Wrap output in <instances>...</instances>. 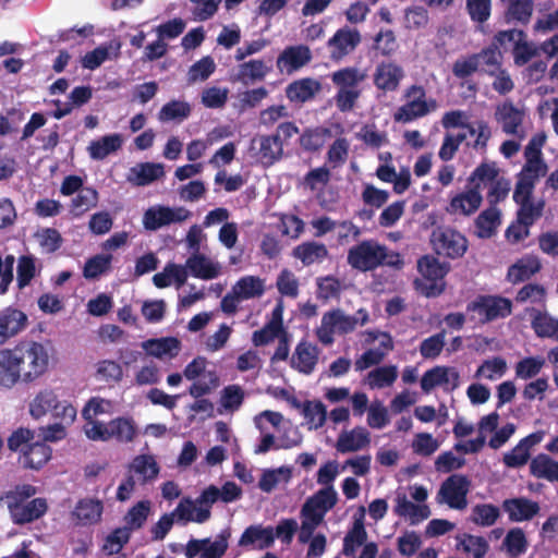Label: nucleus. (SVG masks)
I'll return each mask as SVG.
<instances>
[{
	"label": "nucleus",
	"instance_id": "obj_1",
	"mask_svg": "<svg viewBox=\"0 0 558 558\" xmlns=\"http://www.w3.org/2000/svg\"><path fill=\"white\" fill-rule=\"evenodd\" d=\"M47 348L35 340L19 341L13 348L0 349V387L32 384L49 368Z\"/></svg>",
	"mask_w": 558,
	"mask_h": 558
},
{
	"label": "nucleus",
	"instance_id": "obj_2",
	"mask_svg": "<svg viewBox=\"0 0 558 558\" xmlns=\"http://www.w3.org/2000/svg\"><path fill=\"white\" fill-rule=\"evenodd\" d=\"M348 264L361 271H371L381 265L400 268L403 262L397 253L388 254L385 245L376 240H364L348 251Z\"/></svg>",
	"mask_w": 558,
	"mask_h": 558
},
{
	"label": "nucleus",
	"instance_id": "obj_3",
	"mask_svg": "<svg viewBox=\"0 0 558 558\" xmlns=\"http://www.w3.org/2000/svg\"><path fill=\"white\" fill-rule=\"evenodd\" d=\"M368 320V313L364 308H360L355 315H347L342 310L333 308L324 313L316 336L323 344L330 345L335 341V333H350L355 330L357 325L364 326Z\"/></svg>",
	"mask_w": 558,
	"mask_h": 558
},
{
	"label": "nucleus",
	"instance_id": "obj_4",
	"mask_svg": "<svg viewBox=\"0 0 558 558\" xmlns=\"http://www.w3.org/2000/svg\"><path fill=\"white\" fill-rule=\"evenodd\" d=\"M365 78L366 73L355 66H347L331 74V81L338 87L335 104L339 111L353 110L362 93L359 86Z\"/></svg>",
	"mask_w": 558,
	"mask_h": 558
},
{
	"label": "nucleus",
	"instance_id": "obj_5",
	"mask_svg": "<svg viewBox=\"0 0 558 558\" xmlns=\"http://www.w3.org/2000/svg\"><path fill=\"white\" fill-rule=\"evenodd\" d=\"M403 97L405 102L393 113L395 122L410 123L437 109L436 99L427 97L426 89L422 85H410L405 88Z\"/></svg>",
	"mask_w": 558,
	"mask_h": 558
},
{
	"label": "nucleus",
	"instance_id": "obj_6",
	"mask_svg": "<svg viewBox=\"0 0 558 558\" xmlns=\"http://www.w3.org/2000/svg\"><path fill=\"white\" fill-rule=\"evenodd\" d=\"M48 412L68 424L76 417V409L66 401H59L52 389L40 390L29 403V413L34 418H40Z\"/></svg>",
	"mask_w": 558,
	"mask_h": 558
},
{
	"label": "nucleus",
	"instance_id": "obj_7",
	"mask_svg": "<svg viewBox=\"0 0 558 558\" xmlns=\"http://www.w3.org/2000/svg\"><path fill=\"white\" fill-rule=\"evenodd\" d=\"M469 314H476L481 324L506 318L512 313V302L501 295L481 294L466 305Z\"/></svg>",
	"mask_w": 558,
	"mask_h": 558
},
{
	"label": "nucleus",
	"instance_id": "obj_8",
	"mask_svg": "<svg viewBox=\"0 0 558 558\" xmlns=\"http://www.w3.org/2000/svg\"><path fill=\"white\" fill-rule=\"evenodd\" d=\"M417 269L424 279L428 281L425 284H420L417 280L415 281L423 295L436 298L445 291L442 279L450 269L447 263H440L433 255H424L417 260Z\"/></svg>",
	"mask_w": 558,
	"mask_h": 558
},
{
	"label": "nucleus",
	"instance_id": "obj_9",
	"mask_svg": "<svg viewBox=\"0 0 558 558\" xmlns=\"http://www.w3.org/2000/svg\"><path fill=\"white\" fill-rule=\"evenodd\" d=\"M430 243L436 254L451 259L462 257L469 247L468 239L461 232L449 227H438L433 230Z\"/></svg>",
	"mask_w": 558,
	"mask_h": 558
},
{
	"label": "nucleus",
	"instance_id": "obj_10",
	"mask_svg": "<svg viewBox=\"0 0 558 558\" xmlns=\"http://www.w3.org/2000/svg\"><path fill=\"white\" fill-rule=\"evenodd\" d=\"M191 213L184 207L154 205L143 214V227L147 231H157L172 223H180L190 217Z\"/></svg>",
	"mask_w": 558,
	"mask_h": 558
},
{
	"label": "nucleus",
	"instance_id": "obj_11",
	"mask_svg": "<svg viewBox=\"0 0 558 558\" xmlns=\"http://www.w3.org/2000/svg\"><path fill=\"white\" fill-rule=\"evenodd\" d=\"M471 481L466 475L452 474L440 486L437 498L450 508L463 510L468 506Z\"/></svg>",
	"mask_w": 558,
	"mask_h": 558
},
{
	"label": "nucleus",
	"instance_id": "obj_12",
	"mask_svg": "<svg viewBox=\"0 0 558 558\" xmlns=\"http://www.w3.org/2000/svg\"><path fill=\"white\" fill-rule=\"evenodd\" d=\"M405 73L403 68L395 61L379 62L373 73V84L384 95L397 92Z\"/></svg>",
	"mask_w": 558,
	"mask_h": 558
},
{
	"label": "nucleus",
	"instance_id": "obj_13",
	"mask_svg": "<svg viewBox=\"0 0 558 558\" xmlns=\"http://www.w3.org/2000/svg\"><path fill=\"white\" fill-rule=\"evenodd\" d=\"M251 149L256 150V159L264 166H272L283 155L282 141L278 135H258L251 142Z\"/></svg>",
	"mask_w": 558,
	"mask_h": 558
},
{
	"label": "nucleus",
	"instance_id": "obj_14",
	"mask_svg": "<svg viewBox=\"0 0 558 558\" xmlns=\"http://www.w3.org/2000/svg\"><path fill=\"white\" fill-rule=\"evenodd\" d=\"M360 43L361 35L359 31L348 27L338 29L327 43L330 59L333 61L342 60L353 52Z\"/></svg>",
	"mask_w": 558,
	"mask_h": 558
},
{
	"label": "nucleus",
	"instance_id": "obj_15",
	"mask_svg": "<svg viewBox=\"0 0 558 558\" xmlns=\"http://www.w3.org/2000/svg\"><path fill=\"white\" fill-rule=\"evenodd\" d=\"M9 512L15 524L31 523L41 518L48 509L45 498H34L31 501L17 504V501H9Z\"/></svg>",
	"mask_w": 558,
	"mask_h": 558
},
{
	"label": "nucleus",
	"instance_id": "obj_16",
	"mask_svg": "<svg viewBox=\"0 0 558 558\" xmlns=\"http://www.w3.org/2000/svg\"><path fill=\"white\" fill-rule=\"evenodd\" d=\"M502 510L511 522L530 521L538 514L541 507L537 501L526 497H513L502 501Z\"/></svg>",
	"mask_w": 558,
	"mask_h": 558
},
{
	"label": "nucleus",
	"instance_id": "obj_17",
	"mask_svg": "<svg viewBox=\"0 0 558 558\" xmlns=\"http://www.w3.org/2000/svg\"><path fill=\"white\" fill-rule=\"evenodd\" d=\"M483 202L480 183H474L466 192L459 193L450 199L447 211L451 215L470 216L477 211Z\"/></svg>",
	"mask_w": 558,
	"mask_h": 558
},
{
	"label": "nucleus",
	"instance_id": "obj_18",
	"mask_svg": "<svg viewBox=\"0 0 558 558\" xmlns=\"http://www.w3.org/2000/svg\"><path fill=\"white\" fill-rule=\"evenodd\" d=\"M319 349L317 345L302 340L300 341L292 354L290 364L298 372L310 375L314 372L318 363Z\"/></svg>",
	"mask_w": 558,
	"mask_h": 558
},
{
	"label": "nucleus",
	"instance_id": "obj_19",
	"mask_svg": "<svg viewBox=\"0 0 558 558\" xmlns=\"http://www.w3.org/2000/svg\"><path fill=\"white\" fill-rule=\"evenodd\" d=\"M26 326L27 316L25 313L11 306L2 310L0 312V345L23 331Z\"/></svg>",
	"mask_w": 558,
	"mask_h": 558
},
{
	"label": "nucleus",
	"instance_id": "obj_20",
	"mask_svg": "<svg viewBox=\"0 0 558 558\" xmlns=\"http://www.w3.org/2000/svg\"><path fill=\"white\" fill-rule=\"evenodd\" d=\"M311 59L312 53L307 46H290L279 54L277 68L280 72L287 71L288 73H292L307 64Z\"/></svg>",
	"mask_w": 558,
	"mask_h": 558
},
{
	"label": "nucleus",
	"instance_id": "obj_21",
	"mask_svg": "<svg viewBox=\"0 0 558 558\" xmlns=\"http://www.w3.org/2000/svg\"><path fill=\"white\" fill-rule=\"evenodd\" d=\"M541 269L542 264L537 256L525 255L508 268L507 280L512 284L525 282L539 272Z\"/></svg>",
	"mask_w": 558,
	"mask_h": 558
},
{
	"label": "nucleus",
	"instance_id": "obj_22",
	"mask_svg": "<svg viewBox=\"0 0 558 558\" xmlns=\"http://www.w3.org/2000/svg\"><path fill=\"white\" fill-rule=\"evenodd\" d=\"M450 381H452V388H456L459 383V373L454 368L435 366L422 376L421 388L425 393H429L435 387L447 385Z\"/></svg>",
	"mask_w": 558,
	"mask_h": 558
},
{
	"label": "nucleus",
	"instance_id": "obj_23",
	"mask_svg": "<svg viewBox=\"0 0 558 558\" xmlns=\"http://www.w3.org/2000/svg\"><path fill=\"white\" fill-rule=\"evenodd\" d=\"M371 442L369 433L365 427L357 426L350 432H342L337 439L336 449L340 453L355 452Z\"/></svg>",
	"mask_w": 558,
	"mask_h": 558
},
{
	"label": "nucleus",
	"instance_id": "obj_24",
	"mask_svg": "<svg viewBox=\"0 0 558 558\" xmlns=\"http://www.w3.org/2000/svg\"><path fill=\"white\" fill-rule=\"evenodd\" d=\"M165 175L162 163L141 162L130 169L128 181L135 186H146Z\"/></svg>",
	"mask_w": 558,
	"mask_h": 558
},
{
	"label": "nucleus",
	"instance_id": "obj_25",
	"mask_svg": "<svg viewBox=\"0 0 558 558\" xmlns=\"http://www.w3.org/2000/svg\"><path fill=\"white\" fill-rule=\"evenodd\" d=\"M52 456V449L41 441H35L27 446L26 450H23V454L20 456L19 462L24 469L40 470Z\"/></svg>",
	"mask_w": 558,
	"mask_h": 558
},
{
	"label": "nucleus",
	"instance_id": "obj_26",
	"mask_svg": "<svg viewBox=\"0 0 558 558\" xmlns=\"http://www.w3.org/2000/svg\"><path fill=\"white\" fill-rule=\"evenodd\" d=\"M322 89L320 83L312 77H305L290 83L286 96L291 102L303 104L315 97Z\"/></svg>",
	"mask_w": 558,
	"mask_h": 558
},
{
	"label": "nucleus",
	"instance_id": "obj_27",
	"mask_svg": "<svg viewBox=\"0 0 558 558\" xmlns=\"http://www.w3.org/2000/svg\"><path fill=\"white\" fill-rule=\"evenodd\" d=\"M275 543L274 527L263 525H250L244 530L240 539L239 546L246 547L255 545L258 549H266Z\"/></svg>",
	"mask_w": 558,
	"mask_h": 558
},
{
	"label": "nucleus",
	"instance_id": "obj_28",
	"mask_svg": "<svg viewBox=\"0 0 558 558\" xmlns=\"http://www.w3.org/2000/svg\"><path fill=\"white\" fill-rule=\"evenodd\" d=\"M104 504L99 499L84 498L77 501L73 511L77 524L93 525L100 521Z\"/></svg>",
	"mask_w": 558,
	"mask_h": 558
},
{
	"label": "nucleus",
	"instance_id": "obj_29",
	"mask_svg": "<svg viewBox=\"0 0 558 558\" xmlns=\"http://www.w3.org/2000/svg\"><path fill=\"white\" fill-rule=\"evenodd\" d=\"M495 119L506 134L515 135L523 121V112L511 101H505L496 108Z\"/></svg>",
	"mask_w": 558,
	"mask_h": 558
},
{
	"label": "nucleus",
	"instance_id": "obj_30",
	"mask_svg": "<svg viewBox=\"0 0 558 558\" xmlns=\"http://www.w3.org/2000/svg\"><path fill=\"white\" fill-rule=\"evenodd\" d=\"M395 513L402 518H409L411 524L415 525L430 515L426 505H415L408 500L405 494H398L396 498Z\"/></svg>",
	"mask_w": 558,
	"mask_h": 558
},
{
	"label": "nucleus",
	"instance_id": "obj_31",
	"mask_svg": "<svg viewBox=\"0 0 558 558\" xmlns=\"http://www.w3.org/2000/svg\"><path fill=\"white\" fill-rule=\"evenodd\" d=\"M361 517L355 519L352 527L345 534L343 538V547L342 554L347 557H352L355 555L356 548L365 545L367 539V532L365 530L363 517L365 512V508L361 507Z\"/></svg>",
	"mask_w": 558,
	"mask_h": 558
},
{
	"label": "nucleus",
	"instance_id": "obj_32",
	"mask_svg": "<svg viewBox=\"0 0 558 558\" xmlns=\"http://www.w3.org/2000/svg\"><path fill=\"white\" fill-rule=\"evenodd\" d=\"M525 311L532 316L531 325L538 337L551 338L558 341V319L534 307Z\"/></svg>",
	"mask_w": 558,
	"mask_h": 558
},
{
	"label": "nucleus",
	"instance_id": "obj_33",
	"mask_svg": "<svg viewBox=\"0 0 558 558\" xmlns=\"http://www.w3.org/2000/svg\"><path fill=\"white\" fill-rule=\"evenodd\" d=\"M122 136L118 133L105 135L99 140L92 141L87 146L89 157L94 160H102L110 154L122 147Z\"/></svg>",
	"mask_w": 558,
	"mask_h": 558
},
{
	"label": "nucleus",
	"instance_id": "obj_34",
	"mask_svg": "<svg viewBox=\"0 0 558 558\" xmlns=\"http://www.w3.org/2000/svg\"><path fill=\"white\" fill-rule=\"evenodd\" d=\"M293 256L300 259L304 266H310L314 263H322L327 258L328 250L324 243L308 241L295 246Z\"/></svg>",
	"mask_w": 558,
	"mask_h": 558
},
{
	"label": "nucleus",
	"instance_id": "obj_35",
	"mask_svg": "<svg viewBox=\"0 0 558 558\" xmlns=\"http://www.w3.org/2000/svg\"><path fill=\"white\" fill-rule=\"evenodd\" d=\"M530 473L536 478L558 482V462L545 453H539L531 460Z\"/></svg>",
	"mask_w": 558,
	"mask_h": 558
},
{
	"label": "nucleus",
	"instance_id": "obj_36",
	"mask_svg": "<svg viewBox=\"0 0 558 558\" xmlns=\"http://www.w3.org/2000/svg\"><path fill=\"white\" fill-rule=\"evenodd\" d=\"M170 514H173V518L177 517L180 521L204 523L209 520L211 511L203 507L196 508L191 499L185 498L179 502Z\"/></svg>",
	"mask_w": 558,
	"mask_h": 558
},
{
	"label": "nucleus",
	"instance_id": "obj_37",
	"mask_svg": "<svg viewBox=\"0 0 558 558\" xmlns=\"http://www.w3.org/2000/svg\"><path fill=\"white\" fill-rule=\"evenodd\" d=\"M191 275L203 280H210L219 276V266L211 263L203 254H193L186 260Z\"/></svg>",
	"mask_w": 558,
	"mask_h": 558
},
{
	"label": "nucleus",
	"instance_id": "obj_38",
	"mask_svg": "<svg viewBox=\"0 0 558 558\" xmlns=\"http://www.w3.org/2000/svg\"><path fill=\"white\" fill-rule=\"evenodd\" d=\"M500 225V210L489 206L475 219L476 235L481 239L492 238Z\"/></svg>",
	"mask_w": 558,
	"mask_h": 558
},
{
	"label": "nucleus",
	"instance_id": "obj_39",
	"mask_svg": "<svg viewBox=\"0 0 558 558\" xmlns=\"http://www.w3.org/2000/svg\"><path fill=\"white\" fill-rule=\"evenodd\" d=\"M270 71L263 60H250L239 65L236 81L247 85L256 81H263Z\"/></svg>",
	"mask_w": 558,
	"mask_h": 558
},
{
	"label": "nucleus",
	"instance_id": "obj_40",
	"mask_svg": "<svg viewBox=\"0 0 558 558\" xmlns=\"http://www.w3.org/2000/svg\"><path fill=\"white\" fill-rule=\"evenodd\" d=\"M150 509L151 502L149 500L136 502L128 510L123 518L124 527L130 532L142 529L149 517Z\"/></svg>",
	"mask_w": 558,
	"mask_h": 558
},
{
	"label": "nucleus",
	"instance_id": "obj_41",
	"mask_svg": "<svg viewBox=\"0 0 558 558\" xmlns=\"http://www.w3.org/2000/svg\"><path fill=\"white\" fill-rule=\"evenodd\" d=\"M233 292L241 300H250L264 294V281L259 277L245 276L240 278L232 287Z\"/></svg>",
	"mask_w": 558,
	"mask_h": 558
},
{
	"label": "nucleus",
	"instance_id": "obj_42",
	"mask_svg": "<svg viewBox=\"0 0 558 558\" xmlns=\"http://www.w3.org/2000/svg\"><path fill=\"white\" fill-rule=\"evenodd\" d=\"M110 439L119 442H130L136 436V426L132 418L117 417L109 422Z\"/></svg>",
	"mask_w": 558,
	"mask_h": 558
},
{
	"label": "nucleus",
	"instance_id": "obj_43",
	"mask_svg": "<svg viewBox=\"0 0 558 558\" xmlns=\"http://www.w3.org/2000/svg\"><path fill=\"white\" fill-rule=\"evenodd\" d=\"M473 56L476 57L478 68L481 65L485 66L483 70L488 75H495L499 68H501L502 54L500 50L493 44L482 49L478 53H474Z\"/></svg>",
	"mask_w": 558,
	"mask_h": 558
},
{
	"label": "nucleus",
	"instance_id": "obj_44",
	"mask_svg": "<svg viewBox=\"0 0 558 558\" xmlns=\"http://www.w3.org/2000/svg\"><path fill=\"white\" fill-rule=\"evenodd\" d=\"M302 414L304 415L310 429H318L326 423L327 410L325 404L319 400H306L303 402Z\"/></svg>",
	"mask_w": 558,
	"mask_h": 558
},
{
	"label": "nucleus",
	"instance_id": "obj_45",
	"mask_svg": "<svg viewBox=\"0 0 558 558\" xmlns=\"http://www.w3.org/2000/svg\"><path fill=\"white\" fill-rule=\"evenodd\" d=\"M98 204V192L90 186L83 187L72 199L71 213L78 217Z\"/></svg>",
	"mask_w": 558,
	"mask_h": 558
},
{
	"label": "nucleus",
	"instance_id": "obj_46",
	"mask_svg": "<svg viewBox=\"0 0 558 558\" xmlns=\"http://www.w3.org/2000/svg\"><path fill=\"white\" fill-rule=\"evenodd\" d=\"M111 254H97L88 258L83 268V276L87 280L99 278L102 274L111 268L112 263Z\"/></svg>",
	"mask_w": 558,
	"mask_h": 558
},
{
	"label": "nucleus",
	"instance_id": "obj_47",
	"mask_svg": "<svg viewBox=\"0 0 558 558\" xmlns=\"http://www.w3.org/2000/svg\"><path fill=\"white\" fill-rule=\"evenodd\" d=\"M547 299V290L539 283H526L518 292L514 298L517 303H526L545 307Z\"/></svg>",
	"mask_w": 558,
	"mask_h": 558
},
{
	"label": "nucleus",
	"instance_id": "obj_48",
	"mask_svg": "<svg viewBox=\"0 0 558 558\" xmlns=\"http://www.w3.org/2000/svg\"><path fill=\"white\" fill-rule=\"evenodd\" d=\"M130 470L142 476L143 482L155 480L159 473V466L153 456L140 454L135 457Z\"/></svg>",
	"mask_w": 558,
	"mask_h": 558
},
{
	"label": "nucleus",
	"instance_id": "obj_49",
	"mask_svg": "<svg viewBox=\"0 0 558 558\" xmlns=\"http://www.w3.org/2000/svg\"><path fill=\"white\" fill-rule=\"evenodd\" d=\"M350 144L345 137H338L329 146L326 154V161L332 169L342 167L349 157Z\"/></svg>",
	"mask_w": 558,
	"mask_h": 558
},
{
	"label": "nucleus",
	"instance_id": "obj_50",
	"mask_svg": "<svg viewBox=\"0 0 558 558\" xmlns=\"http://www.w3.org/2000/svg\"><path fill=\"white\" fill-rule=\"evenodd\" d=\"M500 515V510L493 504L475 505L472 509V521L480 526H492Z\"/></svg>",
	"mask_w": 558,
	"mask_h": 558
},
{
	"label": "nucleus",
	"instance_id": "obj_51",
	"mask_svg": "<svg viewBox=\"0 0 558 558\" xmlns=\"http://www.w3.org/2000/svg\"><path fill=\"white\" fill-rule=\"evenodd\" d=\"M534 2H509V7L505 13L507 23H520L526 25L533 13Z\"/></svg>",
	"mask_w": 558,
	"mask_h": 558
},
{
	"label": "nucleus",
	"instance_id": "obj_52",
	"mask_svg": "<svg viewBox=\"0 0 558 558\" xmlns=\"http://www.w3.org/2000/svg\"><path fill=\"white\" fill-rule=\"evenodd\" d=\"M306 501L326 514L336 506L338 501V495L333 486L324 487L307 498Z\"/></svg>",
	"mask_w": 558,
	"mask_h": 558
},
{
	"label": "nucleus",
	"instance_id": "obj_53",
	"mask_svg": "<svg viewBox=\"0 0 558 558\" xmlns=\"http://www.w3.org/2000/svg\"><path fill=\"white\" fill-rule=\"evenodd\" d=\"M131 532L124 526L114 529L105 539L102 551L108 556L119 554L123 546L129 543Z\"/></svg>",
	"mask_w": 558,
	"mask_h": 558
},
{
	"label": "nucleus",
	"instance_id": "obj_54",
	"mask_svg": "<svg viewBox=\"0 0 558 558\" xmlns=\"http://www.w3.org/2000/svg\"><path fill=\"white\" fill-rule=\"evenodd\" d=\"M281 475L283 476L284 482H289L291 477V470L286 466L265 470L258 482L259 489L265 493L272 492L279 484Z\"/></svg>",
	"mask_w": 558,
	"mask_h": 558
},
{
	"label": "nucleus",
	"instance_id": "obj_55",
	"mask_svg": "<svg viewBox=\"0 0 558 558\" xmlns=\"http://www.w3.org/2000/svg\"><path fill=\"white\" fill-rule=\"evenodd\" d=\"M329 134L330 131L325 128L306 129L300 136V145L306 151H317L324 146V137Z\"/></svg>",
	"mask_w": 558,
	"mask_h": 558
},
{
	"label": "nucleus",
	"instance_id": "obj_56",
	"mask_svg": "<svg viewBox=\"0 0 558 558\" xmlns=\"http://www.w3.org/2000/svg\"><path fill=\"white\" fill-rule=\"evenodd\" d=\"M231 537V529L226 527L220 531L214 542L208 538V543L204 546L203 558H222L228 549V542Z\"/></svg>",
	"mask_w": 558,
	"mask_h": 558
},
{
	"label": "nucleus",
	"instance_id": "obj_57",
	"mask_svg": "<svg viewBox=\"0 0 558 558\" xmlns=\"http://www.w3.org/2000/svg\"><path fill=\"white\" fill-rule=\"evenodd\" d=\"M504 545L506 546L507 551L513 557L523 555L529 546L526 536L520 527L511 529L507 533L504 539Z\"/></svg>",
	"mask_w": 558,
	"mask_h": 558
},
{
	"label": "nucleus",
	"instance_id": "obj_58",
	"mask_svg": "<svg viewBox=\"0 0 558 558\" xmlns=\"http://www.w3.org/2000/svg\"><path fill=\"white\" fill-rule=\"evenodd\" d=\"M518 205V222L532 227L535 223V221L542 217L545 203L543 201H539L537 203L527 202Z\"/></svg>",
	"mask_w": 558,
	"mask_h": 558
},
{
	"label": "nucleus",
	"instance_id": "obj_59",
	"mask_svg": "<svg viewBox=\"0 0 558 558\" xmlns=\"http://www.w3.org/2000/svg\"><path fill=\"white\" fill-rule=\"evenodd\" d=\"M397 377L398 372L396 366H381L369 372L368 383L372 388H384L392 385Z\"/></svg>",
	"mask_w": 558,
	"mask_h": 558
},
{
	"label": "nucleus",
	"instance_id": "obj_60",
	"mask_svg": "<svg viewBox=\"0 0 558 558\" xmlns=\"http://www.w3.org/2000/svg\"><path fill=\"white\" fill-rule=\"evenodd\" d=\"M191 113V106L185 101L171 100L162 106L159 111V120H183Z\"/></svg>",
	"mask_w": 558,
	"mask_h": 558
},
{
	"label": "nucleus",
	"instance_id": "obj_61",
	"mask_svg": "<svg viewBox=\"0 0 558 558\" xmlns=\"http://www.w3.org/2000/svg\"><path fill=\"white\" fill-rule=\"evenodd\" d=\"M545 360L541 356H529L515 364V376L520 379H530L539 374Z\"/></svg>",
	"mask_w": 558,
	"mask_h": 558
},
{
	"label": "nucleus",
	"instance_id": "obj_62",
	"mask_svg": "<svg viewBox=\"0 0 558 558\" xmlns=\"http://www.w3.org/2000/svg\"><path fill=\"white\" fill-rule=\"evenodd\" d=\"M446 331L441 330L426 339L420 344V353L424 359H436L445 345Z\"/></svg>",
	"mask_w": 558,
	"mask_h": 558
},
{
	"label": "nucleus",
	"instance_id": "obj_63",
	"mask_svg": "<svg viewBox=\"0 0 558 558\" xmlns=\"http://www.w3.org/2000/svg\"><path fill=\"white\" fill-rule=\"evenodd\" d=\"M16 272L17 287L19 289H24L35 277L36 267L34 257L29 255L21 256L17 260Z\"/></svg>",
	"mask_w": 558,
	"mask_h": 558
},
{
	"label": "nucleus",
	"instance_id": "obj_64",
	"mask_svg": "<svg viewBox=\"0 0 558 558\" xmlns=\"http://www.w3.org/2000/svg\"><path fill=\"white\" fill-rule=\"evenodd\" d=\"M216 70L215 61L206 56L196 61L189 71V82L206 81Z\"/></svg>",
	"mask_w": 558,
	"mask_h": 558
}]
</instances>
